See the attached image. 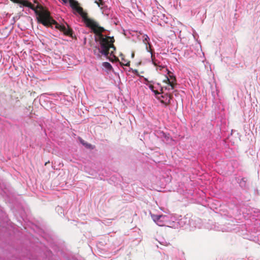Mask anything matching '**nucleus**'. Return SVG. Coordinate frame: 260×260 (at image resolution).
<instances>
[{"label":"nucleus","mask_w":260,"mask_h":260,"mask_svg":"<svg viewBox=\"0 0 260 260\" xmlns=\"http://www.w3.org/2000/svg\"><path fill=\"white\" fill-rule=\"evenodd\" d=\"M72 8L77 11L82 17L87 27L92 29L93 32L98 36L99 41L101 46L99 50L102 54L108 56L109 54L114 56V51L116 47L114 45L115 39L113 37H105L102 33L105 31L104 27L99 25L98 23L93 19L88 17L87 13L83 12V8L79 6V3L76 0H69Z\"/></svg>","instance_id":"f257e3e1"},{"label":"nucleus","mask_w":260,"mask_h":260,"mask_svg":"<svg viewBox=\"0 0 260 260\" xmlns=\"http://www.w3.org/2000/svg\"><path fill=\"white\" fill-rule=\"evenodd\" d=\"M15 3L22 4L25 7L29 8L33 10L37 15L38 22L46 26H51L53 24L55 25V27L68 36H71L72 30L70 28H67L64 25H61L57 23L50 16V12L45 9L43 6L38 5L35 8L30 2L25 0H11Z\"/></svg>","instance_id":"f03ea898"},{"label":"nucleus","mask_w":260,"mask_h":260,"mask_svg":"<svg viewBox=\"0 0 260 260\" xmlns=\"http://www.w3.org/2000/svg\"><path fill=\"white\" fill-rule=\"evenodd\" d=\"M166 70L168 71V74L169 75L170 79L166 76V79L164 81V82L168 84V86L166 87L165 88L168 90H173L175 88L176 85V79L175 76L170 75V74H171L170 71H168L167 69H166Z\"/></svg>","instance_id":"7ed1b4c3"},{"label":"nucleus","mask_w":260,"mask_h":260,"mask_svg":"<svg viewBox=\"0 0 260 260\" xmlns=\"http://www.w3.org/2000/svg\"><path fill=\"white\" fill-rule=\"evenodd\" d=\"M161 97L162 99L160 100V102L166 105H168L171 103V101L173 98V95L170 93H166L164 95H162Z\"/></svg>","instance_id":"20e7f679"},{"label":"nucleus","mask_w":260,"mask_h":260,"mask_svg":"<svg viewBox=\"0 0 260 260\" xmlns=\"http://www.w3.org/2000/svg\"><path fill=\"white\" fill-rule=\"evenodd\" d=\"M149 38L147 35H144L143 36V42L146 45V48L148 50V47L147 45L148 44L149 45V47H150V44L149 43Z\"/></svg>","instance_id":"39448f33"},{"label":"nucleus","mask_w":260,"mask_h":260,"mask_svg":"<svg viewBox=\"0 0 260 260\" xmlns=\"http://www.w3.org/2000/svg\"><path fill=\"white\" fill-rule=\"evenodd\" d=\"M94 3L96 4L101 9H103L105 4L104 0H95Z\"/></svg>","instance_id":"423d86ee"},{"label":"nucleus","mask_w":260,"mask_h":260,"mask_svg":"<svg viewBox=\"0 0 260 260\" xmlns=\"http://www.w3.org/2000/svg\"><path fill=\"white\" fill-rule=\"evenodd\" d=\"M103 66L106 69H107V70H110L112 68V67L111 65V64L110 63L108 62H103Z\"/></svg>","instance_id":"0eeeda50"},{"label":"nucleus","mask_w":260,"mask_h":260,"mask_svg":"<svg viewBox=\"0 0 260 260\" xmlns=\"http://www.w3.org/2000/svg\"><path fill=\"white\" fill-rule=\"evenodd\" d=\"M153 220L158 224V221L160 219L162 215H153L152 216Z\"/></svg>","instance_id":"6e6552de"},{"label":"nucleus","mask_w":260,"mask_h":260,"mask_svg":"<svg viewBox=\"0 0 260 260\" xmlns=\"http://www.w3.org/2000/svg\"><path fill=\"white\" fill-rule=\"evenodd\" d=\"M120 64L122 66H127L128 67V66H130V61L124 60V62H120Z\"/></svg>","instance_id":"1a4fd4ad"},{"label":"nucleus","mask_w":260,"mask_h":260,"mask_svg":"<svg viewBox=\"0 0 260 260\" xmlns=\"http://www.w3.org/2000/svg\"><path fill=\"white\" fill-rule=\"evenodd\" d=\"M146 85H148L147 84ZM149 88L153 91L154 90V86L152 84L148 85Z\"/></svg>","instance_id":"9d476101"},{"label":"nucleus","mask_w":260,"mask_h":260,"mask_svg":"<svg viewBox=\"0 0 260 260\" xmlns=\"http://www.w3.org/2000/svg\"><path fill=\"white\" fill-rule=\"evenodd\" d=\"M84 145H85L88 148H91V145L90 144H84L83 143H82Z\"/></svg>","instance_id":"9b49d317"},{"label":"nucleus","mask_w":260,"mask_h":260,"mask_svg":"<svg viewBox=\"0 0 260 260\" xmlns=\"http://www.w3.org/2000/svg\"><path fill=\"white\" fill-rule=\"evenodd\" d=\"M153 92H154L155 94H159L160 93L157 90H154Z\"/></svg>","instance_id":"f8f14e48"},{"label":"nucleus","mask_w":260,"mask_h":260,"mask_svg":"<svg viewBox=\"0 0 260 260\" xmlns=\"http://www.w3.org/2000/svg\"><path fill=\"white\" fill-rule=\"evenodd\" d=\"M49 161H47V162H46L45 164V166H46L47 164H48L49 163Z\"/></svg>","instance_id":"ddd939ff"},{"label":"nucleus","mask_w":260,"mask_h":260,"mask_svg":"<svg viewBox=\"0 0 260 260\" xmlns=\"http://www.w3.org/2000/svg\"><path fill=\"white\" fill-rule=\"evenodd\" d=\"M134 55H135V54H134V52H133V53H132V57H134Z\"/></svg>","instance_id":"4468645a"},{"label":"nucleus","mask_w":260,"mask_h":260,"mask_svg":"<svg viewBox=\"0 0 260 260\" xmlns=\"http://www.w3.org/2000/svg\"><path fill=\"white\" fill-rule=\"evenodd\" d=\"M144 80H145V81H146V82H149V81H148V79H147V78H144Z\"/></svg>","instance_id":"2eb2a0df"},{"label":"nucleus","mask_w":260,"mask_h":260,"mask_svg":"<svg viewBox=\"0 0 260 260\" xmlns=\"http://www.w3.org/2000/svg\"><path fill=\"white\" fill-rule=\"evenodd\" d=\"M162 89H161V91H162ZM161 93H163V92H162V91H161Z\"/></svg>","instance_id":"dca6fc26"}]
</instances>
